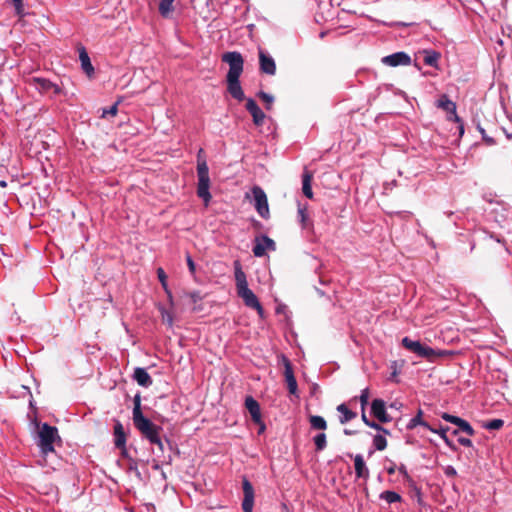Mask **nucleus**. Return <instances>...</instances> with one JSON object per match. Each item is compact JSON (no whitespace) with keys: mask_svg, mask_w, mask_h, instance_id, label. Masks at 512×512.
Here are the masks:
<instances>
[{"mask_svg":"<svg viewBox=\"0 0 512 512\" xmlns=\"http://www.w3.org/2000/svg\"><path fill=\"white\" fill-rule=\"evenodd\" d=\"M440 57L441 53L434 49H421L415 52L414 59L409 54L400 51L384 56L381 62L382 64H411L413 61L414 64L419 62H423V64H436Z\"/></svg>","mask_w":512,"mask_h":512,"instance_id":"obj_1","label":"nucleus"},{"mask_svg":"<svg viewBox=\"0 0 512 512\" xmlns=\"http://www.w3.org/2000/svg\"><path fill=\"white\" fill-rule=\"evenodd\" d=\"M234 274L237 295L243 300L247 307L255 309L257 313L262 317L264 314V309L260 304L257 296L251 289H249L246 274L242 270L241 264L238 260L234 261Z\"/></svg>","mask_w":512,"mask_h":512,"instance_id":"obj_2","label":"nucleus"},{"mask_svg":"<svg viewBox=\"0 0 512 512\" xmlns=\"http://www.w3.org/2000/svg\"><path fill=\"white\" fill-rule=\"evenodd\" d=\"M234 274L237 295L243 300L247 307L255 309L257 313L262 317L264 314V309L260 304L257 296L251 289H249L246 274L242 270L241 264L238 260L234 261Z\"/></svg>","mask_w":512,"mask_h":512,"instance_id":"obj_3","label":"nucleus"},{"mask_svg":"<svg viewBox=\"0 0 512 512\" xmlns=\"http://www.w3.org/2000/svg\"><path fill=\"white\" fill-rule=\"evenodd\" d=\"M203 154H204L203 149H200L197 154V176H198L197 195L207 205L209 203V201L211 200V194L209 192L210 177H209V168H208L206 159L203 156Z\"/></svg>","mask_w":512,"mask_h":512,"instance_id":"obj_4","label":"nucleus"},{"mask_svg":"<svg viewBox=\"0 0 512 512\" xmlns=\"http://www.w3.org/2000/svg\"><path fill=\"white\" fill-rule=\"evenodd\" d=\"M38 446L43 455L54 452V442L60 437L58 435V429L48 423L38 425Z\"/></svg>","mask_w":512,"mask_h":512,"instance_id":"obj_5","label":"nucleus"},{"mask_svg":"<svg viewBox=\"0 0 512 512\" xmlns=\"http://www.w3.org/2000/svg\"><path fill=\"white\" fill-rule=\"evenodd\" d=\"M242 72L243 66H230L227 74V90L229 94L238 101H242L245 98L239 82Z\"/></svg>","mask_w":512,"mask_h":512,"instance_id":"obj_6","label":"nucleus"},{"mask_svg":"<svg viewBox=\"0 0 512 512\" xmlns=\"http://www.w3.org/2000/svg\"><path fill=\"white\" fill-rule=\"evenodd\" d=\"M436 107L450 114L448 116V120L459 123V134L460 136H462L464 134V126L463 123L461 122V119L456 113V104L453 101H451L446 94H443L437 100Z\"/></svg>","mask_w":512,"mask_h":512,"instance_id":"obj_7","label":"nucleus"},{"mask_svg":"<svg viewBox=\"0 0 512 512\" xmlns=\"http://www.w3.org/2000/svg\"><path fill=\"white\" fill-rule=\"evenodd\" d=\"M133 402H134V407H133V412H132L133 424L139 432H142L143 430L154 425V423L150 419L146 418L142 413L140 394L135 395Z\"/></svg>","mask_w":512,"mask_h":512,"instance_id":"obj_8","label":"nucleus"},{"mask_svg":"<svg viewBox=\"0 0 512 512\" xmlns=\"http://www.w3.org/2000/svg\"><path fill=\"white\" fill-rule=\"evenodd\" d=\"M252 194L256 211L262 218L267 219L270 215V211L266 193L261 187L255 186L252 189Z\"/></svg>","mask_w":512,"mask_h":512,"instance_id":"obj_9","label":"nucleus"},{"mask_svg":"<svg viewBox=\"0 0 512 512\" xmlns=\"http://www.w3.org/2000/svg\"><path fill=\"white\" fill-rule=\"evenodd\" d=\"M242 489L244 494L242 509L244 512H253L255 493L251 482L246 477L242 479Z\"/></svg>","mask_w":512,"mask_h":512,"instance_id":"obj_10","label":"nucleus"},{"mask_svg":"<svg viewBox=\"0 0 512 512\" xmlns=\"http://www.w3.org/2000/svg\"><path fill=\"white\" fill-rule=\"evenodd\" d=\"M276 249L275 242L266 235L257 237L255 239V245L253 247V254L256 257H262L265 255L266 250L274 251Z\"/></svg>","mask_w":512,"mask_h":512,"instance_id":"obj_11","label":"nucleus"},{"mask_svg":"<svg viewBox=\"0 0 512 512\" xmlns=\"http://www.w3.org/2000/svg\"><path fill=\"white\" fill-rule=\"evenodd\" d=\"M282 361L284 365V376L287 383V388L290 394L295 395L297 393L298 386L296 378L294 376L292 364L290 360L285 356H282Z\"/></svg>","mask_w":512,"mask_h":512,"instance_id":"obj_12","label":"nucleus"},{"mask_svg":"<svg viewBox=\"0 0 512 512\" xmlns=\"http://www.w3.org/2000/svg\"><path fill=\"white\" fill-rule=\"evenodd\" d=\"M371 413L381 423L391 421V417L386 412L385 402L382 399H374L371 404Z\"/></svg>","mask_w":512,"mask_h":512,"instance_id":"obj_13","label":"nucleus"},{"mask_svg":"<svg viewBox=\"0 0 512 512\" xmlns=\"http://www.w3.org/2000/svg\"><path fill=\"white\" fill-rule=\"evenodd\" d=\"M161 431V427L157 425H152L151 427L143 430L141 435L145 437L151 444L157 445L158 449L163 452V442L159 436V432Z\"/></svg>","mask_w":512,"mask_h":512,"instance_id":"obj_14","label":"nucleus"},{"mask_svg":"<svg viewBox=\"0 0 512 512\" xmlns=\"http://www.w3.org/2000/svg\"><path fill=\"white\" fill-rule=\"evenodd\" d=\"M114 445L116 448L123 451L126 450L127 434L124 430L122 423L119 420H114Z\"/></svg>","mask_w":512,"mask_h":512,"instance_id":"obj_15","label":"nucleus"},{"mask_svg":"<svg viewBox=\"0 0 512 512\" xmlns=\"http://www.w3.org/2000/svg\"><path fill=\"white\" fill-rule=\"evenodd\" d=\"M246 109L253 117V122L255 125L260 126L263 124L265 119V114L259 108L257 103L253 99H248L246 102Z\"/></svg>","mask_w":512,"mask_h":512,"instance_id":"obj_16","label":"nucleus"},{"mask_svg":"<svg viewBox=\"0 0 512 512\" xmlns=\"http://www.w3.org/2000/svg\"><path fill=\"white\" fill-rule=\"evenodd\" d=\"M245 407L249 411L252 421L254 423H261L260 405L252 396L246 397Z\"/></svg>","mask_w":512,"mask_h":512,"instance_id":"obj_17","label":"nucleus"},{"mask_svg":"<svg viewBox=\"0 0 512 512\" xmlns=\"http://www.w3.org/2000/svg\"><path fill=\"white\" fill-rule=\"evenodd\" d=\"M133 379L142 387H149L153 383L151 376L141 367H137L134 370Z\"/></svg>","mask_w":512,"mask_h":512,"instance_id":"obj_18","label":"nucleus"},{"mask_svg":"<svg viewBox=\"0 0 512 512\" xmlns=\"http://www.w3.org/2000/svg\"><path fill=\"white\" fill-rule=\"evenodd\" d=\"M354 467H355V474H356L357 478L368 479L369 470L366 467V464H365V461H364L362 455L357 454L354 457Z\"/></svg>","mask_w":512,"mask_h":512,"instance_id":"obj_19","label":"nucleus"},{"mask_svg":"<svg viewBox=\"0 0 512 512\" xmlns=\"http://www.w3.org/2000/svg\"><path fill=\"white\" fill-rule=\"evenodd\" d=\"M446 351L435 350L427 345H423L418 357L424 358L428 361H434L436 358L446 355Z\"/></svg>","mask_w":512,"mask_h":512,"instance_id":"obj_20","label":"nucleus"},{"mask_svg":"<svg viewBox=\"0 0 512 512\" xmlns=\"http://www.w3.org/2000/svg\"><path fill=\"white\" fill-rule=\"evenodd\" d=\"M182 299L184 300V304L193 306L192 310L196 311L200 308L196 307V304L202 300V296L199 292L193 291V292H184L182 295Z\"/></svg>","mask_w":512,"mask_h":512,"instance_id":"obj_21","label":"nucleus"},{"mask_svg":"<svg viewBox=\"0 0 512 512\" xmlns=\"http://www.w3.org/2000/svg\"><path fill=\"white\" fill-rule=\"evenodd\" d=\"M422 416H423V411L421 409H419L416 416L413 417L407 424V429L412 430L416 426L421 425L432 432H436V430L434 428H432L427 422L422 420Z\"/></svg>","mask_w":512,"mask_h":512,"instance_id":"obj_22","label":"nucleus"},{"mask_svg":"<svg viewBox=\"0 0 512 512\" xmlns=\"http://www.w3.org/2000/svg\"><path fill=\"white\" fill-rule=\"evenodd\" d=\"M402 346L409 350L410 352L416 354L419 356L421 349L424 344H422L420 341L412 340L409 337H404L401 341Z\"/></svg>","mask_w":512,"mask_h":512,"instance_id":"obj_23","label":"nucleus"},{"mask_svg":"<svg viewBox=\"0 0 512 512\" xmlns=\"http://www.w3.org/2000/svg\"><path fill=\"white\" fill-rule=\"evenodd\" d=\"M337 411L341 413V416L339 417L341 424H345L357 416L356 413L350 410L344 403L337 406Z\"/></svg>","mask_w":512,"mask_h":512,"instance_id":"obj_24","label":"nucleus"},{"mask_svg":"<svg viewBox=\"0 0 512 512\" xmlns=\"http://www.w3.org/2000/svg\"><path fill=\"white\" fill-rule=\"evenodd\" d=\"M312 174L308 170H305L302 176V191L303 194L311 199L313 197V192L311 188Z\"/></svg>","mask_w":512,"mask_h":512,"instance_id":"obj_25","label":"nucleus"},{"mask_svg":"<svg viewBox=\"0 0 512 512\" xmlns=\"http://www.w3.org/2000/svg\"><path fill=\"white\" fill-rule=\"evenodd\" d=\"M222 62L224 64H243L244 59H243L241 53L232 51V52H226L222 55Z\"/></svg>","mask_w":512,"mask_h":512,"instance_id":"obj_26","label":"nucleus"},{"mask_svg":"<svg viewBox=\"0 0 512 512\" xmlns=\"http://www.w3.org/2000/svg\"><path fill=\"white\" fill-rule=\"evenodd\" d=\"M175 0H160L159 2V13L162 17L168 18L173 12V3Z\"/></svg>","mask_w":512,"mask_h":512,"instance_id":"obj_27","label":"nucleus"},{"mask_svg":"<svg viewBox=\"0 0 512 512\" xmlns=\"http://www.w3.org/2000/svg\"><path fill=\"white\" fill-rule=\"evenodd\" d=\"M309 423L311 425V428L315 430L324 431L327 429V422L322 416L311 415L309 417Z\"/></svg>","mask_w":512,"mask_h":512,"instance_id":"obj_28","label":"nucleus"},{"mask_svg":"<svg viewBox=\"0 0 512 512\" xmlns=\"http://www.w3.org/2000/svg\"><path fill=\"white\" fill-rule=\"evenodd\" d=\"M380 498L385 500L389 504L395 503V502H400L402 499L400 494H398L397 492H394V491H389V490L382 492L380 494Z\"/></svg>","mask_w":512,"mask_h":512,"instance_id":"obj_29","label":"nucleus"},{"mask_svg":"<svg viewBox=\"0 0 512 512\" xmlns=\"http://www.w3.org/2000/svg\"><path fill=\"white\" fill-rule=\"evenodd\" d=\"M298 217H299V221H300V223L302 225V228L308 229V228L311 227V223H310L309 218H308L306 207H302V206L299 205V207H298Z\"/></svg>","mask_w":512,"mask_h":512,"instance_id":"obj_30","label":"nucleus"},{"mask_svg":"<svg viewBox=\"0 0 512 512\" xmlns=\"http://www.w3.org/2000/svg\"><path fill=\"white\" fill-rule=\"evenodd\" d=\"M313 441L318 452L324 450L327 446V436L324 432L317 434Z\"/></svg>","mask_w":512,"mask_h":512,"instance_id":"obj_31","label":"nucleus"},{"mask_svg":"<svg viewBox=\"0 0 512 512\" xmlns=\"http://www.w3.org/2000/svg\"><path fill=\"white\" fill-rule=\"evenodd\" d=\"M387 439L381 434H377L373 437V445L376 450L383 451L387 447Z\"/></svg>","mask_w":512,"mask_h":512,"instance_id":"obj_32","label":"nucleus"},{"mask_svg":"<svg viewBox=\"0 0 512 512\" xmlns=\"http://www.w3.org/2000/svg\"><path fill=\"white\" fill-rule=\"evenodd\" d=\"M157 276H158V279L161 282L164 290L166 291L170 302L172 303V294L169 291L168 286H167V276L162 268L157 269Z\"/></svg>","mask_w":512,"mask_h":512,"instance_id":"obj_33","label":"nucleus"},{"mask_svg":"<svg viewBox=\"0 0 512 512\" xmlns=\"http://www.w3.org/2000/svg\"><path fill=\"white\" fill-rule=\"evenodd\" d=\"M258 55H259V64H275L272 56L265 50L259 48Z\"/></svg>","mask_w":512,"mask_h":512,"instance_id":"obj_34","label":"nucleus"},{"mask_svg":"<svg viewBox=\"0 0 512 512\" xmlns=\"http://www.w3.org/2000/svg\"><path fill=\"white\" fill-rule=\"evenodd\" d=\"M458 428L462 432L466 433L469 436H473L475 434V430L473 427L464 419H461L458 423Z\"/></svg>","mask_w":512,"mask_h":512,"instance_id":"obj_35","label":"nucleus"},{"mask_svg":"<svg viewBox=\"0 0 512 512\" xmlns=\"http://www.w3.org/2000/svg\"><path fill=\"white\" fill-rule=\"evenodd\" d=\"M36 81L40 84L41 88L45 91H48L50 89H54L55 93H58L60 91L59 87L53 83H51L49 80L46 79H36Z\"/></svg>","mask_w":512,"mask_h":512,"instance_id":"obj_36","label":"nucleus"},{"mask_svg":"<svg viewBox=\"0 0 512 512\" xmlns=\"http://www.w3.org/2000/svg\"><path fill=\"white\" fill-rule=\"evenodd\" d=\"M504 421L502 419H493L484 424V427L489 430H499L503 427Z\"/></svg>","mask_w":512,"mask_h":512,"instance_id":"obj_37","label":"nucleus"},{"mask_svg":"<svg viewBox=\"0 0 512 512\" xmlns=\"http://www.w3.org/2000/svg\"><path fill=\"white\" fill-rule=\"evenodd\" d=\"M369 389L365 388L361 391V395L359 397L360 403H361V410H364L366 408V405L368 404L369 400Z\"/></svg>","mask_w":512,"mask_h":512,"instance_id":"obj_38","label":"nucleus"},{"mask_svg":"<svg viewBox=\"0 0 512 512\" xmlns=\"http://www.w3.org/2000/svg\"><path fill=\"white\" fill-rule=\"evenodd\" d=\"M79 51V60L80 64H91L90 57L84 47H80L78 49Z\"/></svg>","mask_w":512,"mask_h":512,"instance_id":"obj_39","label":"nucleus"},{"mask_svg":"<svg viewBox=\"0 0 512 512\" xmlns=\"http://www.w3.org/2000/svg\"><path fill=\"white\" fill-rule=\"evenodd\" d=\"M117 111H118V103H115L114 105H112L109 109H103L102 110V114H101V117L102 118H105L106 116L110 115V116H116L117 114Z\"/></svg>","mask_w":512,"mask_h":512,"instance_id":"obj_40","label":"nucleus"},{"mask_svg":"<svg viewBox=\"0 0 512 512\" xmlns=\"http://www.w3.org/2000/svg\"><path fill=\"white\" fill-rule=\"evenodd\" d=\"M258 96L267 104V109H270V106L273 103V97L263 91L258 93Z\"/></svg>","mask_w":512,"mask_h":512,"instance_id":"obj_41","label":"nucleus"},{"mask_svg":"<svg viewBox=\"0 0 512 512\" xmlns=\"http://www.w3.org/2000/svg\"><path fill=\"white\" fill-rule=\"evenodd\" d=\"M13 5L15 8L16 15L19 17H23L25 15L23 1L21 0L19 2H14Z\"/></svg>","mask_w":512,"mask_h":512,"instance_id":"obj_42","label":"nucleus"},{"mask_svg":"<svg viewBox=\"0 0 512 512\" xmlns=\"http://www.w3.org/2000/svg\"><path fill=\"white\" fill-rule=\"evenodd\" d=\"M442 418L444 420H446L447 422L453 423L455 425H458L459 421L462 419L460 417H457V416H454V415H450L448 413H444L442 415Z\"/></svg>","mask_w":512,"mask_h":512,"instance_id":"obj_43","label":"nucleus"},{"mask_svg":"<svg viewBox=\"0 0 512 512\" xmlns=\"http://www.w3.org/2000/svg\"><path fill=\"white\" fill-rule=\"evenodd\" d=\"M162 320L169 327H171L173 325V317H172V315L169 312L165 311L164 309L162 310Z\"/></svg>","mask_w":512,"mask_h":512,"instance_id":"obj_44","label":"nucleus"},{"mask_svg":"<svg viewBox=\"0 0 512 512\" xmlns=\"http://www.w3.org/2000/svg\"><path fill=\"white\" fill-rule=\"evenodd\" d=\"M478 129H479V132H480V133H481V135H482L483 140H484L487 144L492 145V144H494V143H495L494 139H493L492 137H489V135H487V134H486V132H485V130H484L483 128L478 127Z\"/></svg>","mask_w":512,"mask_h":512,"instance_id":"obj_45","label":"nucleus"},{"mask_svg":"<svg viewBox=\"0 0 512 512\" xmlns=\"http://www.w3.org/2000/svg\"><path fill=\"white\" fill-rule=\"evenodd\" d=\"M186 261H187V265H188L190 273L195 274V271H196L195 263L189 254H187V256H186Z\"/></svg>","mask_w":512,"mask_h":512,"instance_id":"obj_46","label":"nucleus"},{"mask_svg":"<svg viewBox=\"0 0 512 512\" xmlns=\"http://www.w3.org/2000/svg\"><path fill=\"white\" fill-rule=\"evenodd\" d=\"M260 69L262 73L274 75L276 71V66H260Z\"/></svg>","mask_w":512,"mask_h":512,"instance_id":"obj_47","label":"nucleus"},{"mask_svg":"<svg viewBox=\"0 0 512 512\" xmlns=\"http://www.w3.org/2000/svg\"><path fill=\"white\" fill-rule=\"evenodd\" d=\"M397 470L399 471V473H401L403 475L405 480H407L409 482L412 481L411 477L409 476V474L407 472L405 465H401L400 467L397 468Z\"/></svg>","mask_w":512,"mask_h":512,"instance_id":"obj_48","label":"nucleus"},{"mask_svg":"<svg viewBox=\"0 0 512 512\" xmlns=\"http://www.w3.org/2000/svg\"><path fill=\"white\" fill-rule=\"evenodd\" d=\"M83 71L85 72V74L87 75L88 78H92L94 73H95V69H94V66H81Z\"/></svg>","mask_w":512,"mask_h":512,"instance_id":"obj_49","label":"nucleus"},{"mask_svg":"<svg viewBox=\"0 0 512 512\" xmlns=\"http://www.w3.org/2000/svg\"><path fill=\"white\" fill-rule=\"evenodd\" d=\"M367 426L377 430L378 432L385 431V428L375 421H370Z\"/></svg>","mask_w":512,"mask_h":512,"instance_id":"obj_50","label":"nucleus"},{"mask_svg":"<svg viewBox=\"0 0 512 512\" xmlns=\"http://www.w3.org/2000/svg\"><path fill=\"white\" fill-rule=\"evenodd\" d=\"M458 442L462 446H465V447H471L472 446V441L470 439H468V438L460 437V438H458Z\"/></svg>","mask_w":512,"mask_h":512,"instance_id":"obj_51","label":"nucleus"},{"mask_svg":"<svg viewBox=\"0 0 512 512\" xmlns=\"http://www.w3.org/2000/svg\"><path fill=\"white\" fill-rule=\"evenodd\" d=\"M445 474H446V476H451V477H453V476H456L457 472H456V470H455V468H454V467H452V466H448V467L445 469Z\"/></svg>","mask_w":512,"mask_h":512,"instance_id":"obj_52","label":"nucleus"},{"mask_svg":"<svg viewBox=\"0 0 512 512\" xmlns=\"http://www.w3.org/2000/svg\"><path fill=\"white\" fill-rule=\"evenodd\" d=\"M412 23H405V22H392L389 24L390 27H406L410 26Z\"/></svg>","mask_w":512,"mask_h":512,"instance_id":"obj_53","label":"nucleus"},{"mask_svg":"<svg viewBox=\"0 0 512 512\" xmlns=\"http://www.w3.org/2000/svg\"><path fill=\"white\" fill-rule=\"evenodd\" d=\"M437 434L440 435V437L442 438V435H446L447 431L449 430V427H442L440 428L439 430L435 429Z\"/></svg>","mask_w":512,"mask_h":512,"instance_id":"obj_54","label":"nucleus"},{"mask_svg":"<svg viewBox=\"0 0 512 512\" xmlns=\"http://www.w3.org/2000/svg\"><path fill=\"white\" fill-rule=\"evenodd\" d=\"M361 419H362V421H363L366 425H368V423L371 421V420H369V419L367 418L366 413H365V409H364V410H361Z\"/></svg>","mask_w":512,"mask_h":512,"instance_id":"obj_55","label":"nucleus"},{"mask_svg":"<svg viewBox=\"0 0 512 512\" xmlns=\"http://www.w3.org/2000/svg\"><path fill=\"white\" fill-rule=\"evenodd\" d=\"M442 439L444 440L446 445H448L449 447L453 448L452 441L447 437V435H442Z\"/></svg>","mask_w":512,"mask_h":512,"instance_id":"obj_56","label":"nucleus"},{"mask_svg":"<svg viewBox=\"0 0 512 512\" xmlns=\"http://www.w3.org/2000/svg\"><path fill=\"white\" fill-rule=\"evenodd\" d=\"M396 471V465L394 463H392V465L390 467L387 468V473L389 475H392L394 474Z\"/></svg>","mask_w":512,"mask_h":512,"instance_id":"obj_57","label":"nucleus"},{"mask_svg":"<svg viewBox=\"0 0 512 512\" xmlns=\"http://www.w3.org/2000/svg\"><path fill=\"white\" fill-rule=\"evenodd\" d=\"M258 424L260 425L259 433H262L265 430V425L262 421H261V423H258Z\"/></svg>","mask_w":512,"mask_h":512,"instance_id":"obj_58","label":"nucleus"},{"mask_svg":"<svg viewBox=\"0 0 512 512\" xmlns=\"http://www.w3.org/2000/svg\"><path fill=\"white\" fill-rule=\"evenodd\" d=\"M354 433H355V432H354V431H352V430H348V429H345V430H344V434H345V435H353Z\"/></svg>","mask_w":512,"mask_h":512,"instance_id":"obj_59","label":"nucleus"},{"mask_svg":"<svg viewBox=\"0 0 512 512\" xmlns=\"http://www.w3.org/2000/svg\"><path fill=\"white\" fill-rule=\"evenodd\" d=\"M0 186L4 188L7 186V183L5 181L0 180Z\"/></svg>","mask_w":512,"mask_h":512,"instance_id":"obj_60","label":"nucleus"},{"mask_svg":"<svg viewBox=\"0 0 512 512\" xmlns=\"http://www.w3.org/2000/svg\"><path fill=\"white\" fill-rule=\"evenodd\" d=\"M383 434L390 435V431L385 428V431H381Z\"/></svg>","mask_w":512,"mask_h":512,"instance_id":"obj_61","label":"nucleus"},{"mask_svg":"<svg viewBox=\"0 0 512 512\" xmlns=\"http://www.w3.org/2000/svg\"><path fill=\"white\" fill-rule=\"evenodd\" d=\"M453 434H454V435H457V434H458V430H454V431H453Z\"/></svg>","mask_w":512,"mask_h":512,"instance_id":"obj_62","label":"nucleus"}]
</instances>
